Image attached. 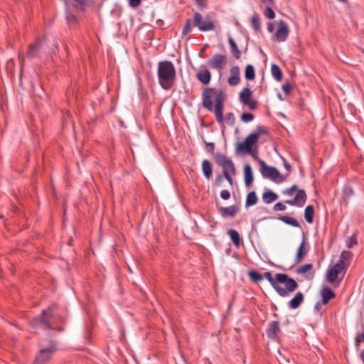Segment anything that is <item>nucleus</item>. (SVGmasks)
<instances>
[{
    "instance_id": "55",
    "label": "nucleus",
    "mask_w": 364,
    "mask_h": 364,
    "mask_svg": "<svg viewBox=\"0 0 364 364\" xmlns=\"http://www.w3.org/2000/svg\"><path fill=\"white\" fill-rule=\"evenodd\" d=\"M223 179H224L223 173L218 175L216 176V178H215V185L220 186V184L223 182Z\"/></svg>"
},
{
    "instance_id": "36",
    "label": "nucleus",
    "mask_w": 364,
    "mask_h": 364,
    "mask_svg": "<svg viewBox=\"0 0 364 364\" xmlns=\"http://www.w3.org/2000/svg\"><path fill=\"white\" fill-rule=\"evenodd\" d=\"M248 274L250 279L255 282H259L263 280V276L256 271H250Z\"/></svg>"
},
{
    "instance_id": "4",
    "label": "nucleus",
    "mask_w": 364,
    "mask_h": 364,
    "mask_svg": "<svg viewBox=\"0 0 364 364\" xmlns=\"http://www.w3.org/2000/svg\"><path fill=\"white\" fill-rule=\"evenodd\" d=\"M193 26L197 27L200 31L206 32L215 29V22L210 14L203 16L199 12L193 14Z\"/></svg>"
},
{
    "instance_id": "33",
    "label": "nucleus",
    "mask_w": 364,
    "mask_h": 364,
    "mask_svg": "<svg viewBox=\"0 0 364 364\" xmlns=\"http://www.w3.org/2000/svg\"><path fill=\"white\" fill-rule=\"evenodd\" d=\"M245 77L247 80H254L255 77V73L254 67L252 65H247L245 68Z\"/></svg>"
},
{
    "instance_id": "19",
    "label": "nucleus",
    "mask_w": 364,
    "mask_h": 364,
    "mask_svg": "<svg viewBox=\"0 0 364 364\" xmlns=\"http://www.w3.org/2000/svg\"><path fill=\"white\" fill-rule=\"evenodd\" d=\"M245 184L247 187H250L253 183V174L250 165L246 164L244 167Z\"/></svg>"
},
{
    "instance_id": "54",
    "label": "nucleus",
    "mask_w": 364,
    "mask_h": 364,
    "mask_svg": "<svg viewBox=\"0 0 364 364\" xmlns=\"http://www.w3.org/2000/svg\"><path fill=\"white\" fill-rule=\"evenodd\" d=\"M224 176V178H225L228 182L230 183V186H232L233 184V179H232V176H234L233 174L232 173H225V174H223Z\"/></svg>"
},
{
    "instance_id": "35",
    "label": "nucleus",
    "mask_w": 364,
    "mask_h": 364,
    "mask_svg": "<svg viewBox=\"0 0 364 364\" xmlns=\"http://www.w3.org/2000/svg\"><path fill=\"white\" fill-rule=\"evenodd\" d=\"M304 297H293L289 301V306L291 309H296L302 303Z\"/></svg>"
},
{
    "instance_id": "56",
    "label": "nucleus",
    "mask_w": 364,
    "mask_h": 364,
    "mask_svg": "<svg viewBox=\"0 0 364 364\" xmlns=\"http://www.w3.org/2000/svg\"><path fill=\"white\" fill-rule=\"evenodd\" d=\"M357 243V241H356V239L351 237L348 239V242H347V247L350 248L352 247L354 245H355Z\"/></svg>"
},
{
    "instance_id": "63",
    "label": "nucleus",
    "mask_w": 364,
    "mask_h": 364,
    "mask_svg": "<svg viewBox=\"0 0 364 364\" xmlns=\"http://www.w3.org/2000/svg\"><path fill=\"white\" fill-rule=\"evenodd\" d=\"M348 191H348V193H353V191L350 188Z\"/></svg>"
},
{
    "instance_id": "1",
    "label": "nucleus",
    "mask_w": 364,
    "mask_h": 364,
    "mask_svg": "<svg viewBox=\"0 0 364 364\" xmlns=\"http://www.w3.org/2000/svg\"><path fill=\"white\" fill-rule=\"evenodd\" d=\"M225 94L221 90L213 87H206L202 94L203 105L210 112H214L218 123L224 121L223 108Z\"/></svg>"
},
{
    "instance_id": "15",
    "label": "nucleus",
    "mask_w": 364,
    "mask_h": 364,
    "mask_svg": "<svg viewBox=\"0 0 364 364\" xmlns=\"http://www.w3.org/2000/svg\"><path fill=\"white\" fill-rule=\"evenodd\" d=\"M309 250V245L308 243H306L305 237L304 236L303 241L301 242V243L300 244V245L297 250L296 256L295 258V262L296 263L301 262L303 260L304 257L306 256V255L308 253Z\"/></svg>"
},
{
    "instance_id": "32",
    "label": "nucleus",
    "mask_w": 364,
    "mask_h": 364,
    "mask_svg": "<svg viewBox=\"0 0 364 364\" xmlns=\"http://www.w3.org/2000/svg\"><path fill=\"white\" fill-rule=\"evenodd\" d=\"M251 25H252V27L253 28L254 30H255L256 31H258L260 30V18H259V16L257 14V13H255L253 14V16H252V18H251Z\"/></svg>"
},
{
    "instance_id": "38",
    "label": "nucleus",
    "mask_w": 364,
    "mask_h": 364,
    "mask_svg": "<svg viewBox=\"0 0 364 364\" xmlns=\"http://www.w3.org/2000/svg\"><path fill=\"white\" fill-rule=\"evenodd\" d=\"M313 268V265L311 264H305L297 269V273L299 274H304Z\"/></svg>"
},
{
    "instance_id": "39",
    "label": "nucleus",
    "mask_w": 364,
    "mask_h": 364,
    "mask_svg": "<svg viewBox=\"0 0 364 364\" xmlns=\"http://www.w3.org/2000/svg\"><path fill=\"white\" fill-rule=\"evenodd\" d=\"M255 117L252 113L244 112L241 115V120L245 123L252 122Z\"/></svg>"
},
{
    "instance_id": "5",
    "label": "nucleus",
    "mask_w": 364,
    "mask_h": 364,
    "mask_svg": "<svg viewBox=\"0 0 364 364\" xmlns=\"http://www.w3.org/2000/svg\"><path fill=\"white\" fill-rule=\"evenodd\" d=\"M57 347L54 341H50L48 346H41V349L36 354L33 364H46L51 359Z\"/></svg>"
},
{
    "instance_id": "11",
    "label": "nucleus",
    "mask_w": 364,
    "mask_h": 364,
    "mask_svg": "<svg viewBox=\"0 0 364 364\" xmlns=\"http://www.w3.org/2000/svg\"><path fill=\"white\" fill-rule=\"evenodd\" d=\"M307 196L304 190L297 189L296 193L292 200H287L285 203L294 206L302 207L305 204Z\"/></svg>"
},
{
    "instance_id": "18",
    "label": "nucleus",
    "mask_w": 364,
    "mask_h": 364,
    "mask_svg": "<svg viewBox=\"0 0 364 364\" xmlns=\"http://www.w3.org/2000/svg\"><path fill=\"white\" fill-rule=\"evenodd\" d=\"M197 79L203 85H208L211 79V73L207 69L199 70L196 74Z\"/></svg>"
},
{
    "instance_id": "43",
    "label": "nucleus",
    "mask_w": 364,
    "mask_h": 364,
    "mask_svg": "<svg viewBox=\"0 0 364 364\" xmlns=\"http://www.w3.org/2000/svg\"><path fill=\"white\" fill-rule=\"evenodd\" d=\"M244 105L247 106L251 110H255L258 107V102L254 100H250L247 102V103L244 104Z\"/></svg>"
},
{
    "instance_id": "17",
    "label": "nucleus",
    "mask_w": 364,
    "mask_h": 364,
    "mask_svg": "<svg viewBox=\"0 0 364 364\" xmlns=\"http://www.w3.org/2000/svg\"><path fill=\"white\" fill-rule=\"evenodd\" d=\"M42 48V42L40 40H36V41L29 46L28 50L27 52V56L31 58H34L38 57V53H40Z\"/></svg>"
},
{
    "instance_id": "50",
    "label": "nucleus",
    "mask_w": 364,
    "mask_h": 364,
    "mask_svg": "<svg viewBox=\"0 0 364 364\" xmlns=\"http://www.w3.org/2000/svg\"><path fill=\"white\" fill-rule=\"evenodd\" d=\"M291 89H292V86L289 83H286V84L283 85V86H282V90L284 91V92L286 95H289L290 93V92L291 91Z\"/></svg>"
},
{
    "instance_id": "26",
    "label": "nucleus",
    "mask_w": 364,
    "mask_h": 364,
    "mask_svg": "<svg viewBox=\"0 0 364 364\" xmlns=\"http://www.w3.org/2000/svg\"><path fill=\"white\" fill-rule=\"evenodd\" d=\"M228 234L235 246L238 247L240 245L241 240L237 230L230 229L228 231Z\"/></svg>"
},
{
    "instance_id": "21",
    "label": "nucleus",
    "mask_w": 364,
    "mask_h": 364,
    "mask_svg": "<svg viewBox=\"0 0 364 364\" xmlns=\"http://www.w3.org/2000/svg\"><path fill=\"white\" fill-rule=\"evenodd\" d=\"M333 297H322V300L316 304L314 311L317 312L320 316L326 311L325 306L329 302Z\"/></svg>"
},
{
    "instance_id": "23",
    "label": "nucleus",
    "mask_w": 364,
    "mask_h": 364,
    "mask_svg": "<svg viewBox=\"0 0 364 364\" xmlns=\"http://www.w3.org/2000/svg\"><path fill=\"white\" fill-rule=\"evenodd\" d=\"M92 0H72L71 5L77 10L85 11Z\"/></svg>"
},
{
    "instance_id": "7",
    "label": "nucleus",
    "mask_w": 364,
    "mask_h": 364,
    "mask_svg": "<svg viewBox=\"0 0 364 364\" xmlns=\"http://www.w3.org/2000/svg\"><path fill=\"white\" fill-rule=\"evenodd\" d=\"M214 159L217 164L222 167L223 174H225V173L236 174V168L233 161L225 155L218 152L214 154Z\"/></svg>"
},
{
    "instance_id": "2",
    "label": "nucleus",
    "mask_w": 364,
    "mask_h": 364,
    "mask_svg": "<svg viewBox=\"0 0 364 364\" xmlns=\"http://www.w3.org/2000/svg\"><path fill=\"white\" fill-rule=\"evenodd\" d=\"M157 77L160 86L165 90H171L175 85L176 73L171 61L164 60L158 63Z\"/></svg>"
},
{
    "instance_id": "41",
    "label": "nucleus",
    "mask_w": 364,
    "mask_h": 364,
    "mask_svg": "<svg viewBox=\"0 0 364 364\" xmlns=\"http://www.w3.org/2000/svg\"><path fill=\"white\" fill-rule=\"evenodd\" d=\"M240 81V76H230L228 80V84L232 86L237 85V84H239Z\"/></svg>"
},
{
    "instance_id": "12",
    "label": "nucleus",
    "mask_w": 364,
    "mask_h": 364,
    "mask_svg": "<svg viewBox=\"0 0 364 364\" xmlns=\"http://www.w3.org/2000/svg\"><path fill=\"white\" fill-rule=\"evenodd\" d=\"M227 63V57L222 54H215L208 60V64L211 68L223 69Z\"/></svg>"
},
{
    "instance_id": "57",
    "label": "nucleus",
    "mask_w": 364,
    "mask_h": 364,
    "mask_svg": "<svg viewBox=\"0 0 364 364\" xmlns=\"http://www.w3.org/2000/svg\"><path fill=\"white\" fill-rule=\"evenodd\" d=\"M67 20L69 23H74L76 21V17L75 16V15L68 13L67 14Z\"/></svg>"
},
{
    "instance_id": "24",
    "label": "nucleus",
    "mask_w": 364,
    "mask_h": 364,
    "mask_svg": "<svg viewBox=\"0 0 364 364\" xmlns=\"http://www.w3.org/2000/svg\"><path fill=\"white\" fill-rule=\"evenodd\" d=\"M228 43L230 45V48L231 53L234 56L235 58L239 59L240 57V51L238 49L237 45L236 44L235 41L233 40V38L230 36L228 37Z\"/></svg>"
},
{
    "instance_id": "42",
    "label": "nucleus",
    "mask_w": 364,
    "mask_h": 364,
    "mask_svg": "<svg viewBox=\"0 0 364 364\" xmlns=\"http://www.w3.org/2000/svg\"><path fill=\"white\" fill-rule=\"evenodd\" d=\"M298 189L296 185H293L290 188H287L282 191L284 195L292 196L295 191Z\"/></svg>"
},
{
    "instance_id": "25",
    "label": "nucleus",
    "mask_w": 364,
    "mask_h": 364,
    "mask_svg": "<svg viewBox=\"0 0 364 364\" xmlns=\"http://www.w3.org/2000/svg\"><path fill=\"white\" fill-rule=\"evenodd\" d=\"M252 92L248 87H245L240 93V101L244 105L251 100Z\"/></svg>"
},
{
    "instance_id": "51",
    "label": "nucleus",
    "mask_w": 364,
    "mask_h": 364,
    "mask_svg": "<svg viewBox=\"0 0 364 364\" xmlns=\"http://www.w3.org/2000/svg\"><path fill=\"white\" fill-rule=\"evenodd\" d=\"M220 197L223 199V200H228L230 199V191H228V190H223L221 192H220Z\"/></svg>"
},
{
    "instance_id": "44",
    "label": "nucleus",
    "mask_w": 364,
    "mask_h": 364,
    "mask_svg": "<svg viewBox=\"0 0 364 364\" xmlns=\"http://www.w3.org/2000/svg\"><path fill=\"white\" fill-rule=\"evenodd\" d=\"M264 14L269 19H273L275 17L274 11L269 6L266 8Z\"/></svg>"
},
{
    "instance_id": "20",
    "label": "nucleus",
    "mask_w": 364,
    "mask_h": 364,
    "mask_svg": "<svg viewBox=\"0 0 364 364\" xmlns=\"http://www.w3.org/2000/svg\"><path fill=\"white\" fill-rule=\"evenodd\" d=\"M353 254L350 251H343L341 253L340 258L338 262H341L343 267L348 268L350 265Z\"/></svg>"
},
{
    "instance_id": "62",
    "label": "nucleus",
    "mask_w": 364,
    "mask_h": 364,
    "mask_svg": "<svg viewBox=\"0 0 364 364\" xmlns=\"http://www.w3.org/2000/svg\"><path fill=\"white\" fill-rule=\"evenodd\" d=\"M355 341H356L357 346H358V343L360 342V341L358 338H356Z\"/></svg>"
},
{
    "instance_id": "48",
    "label": "nucleus",
    "mask_w": 364,
    "mask_h": 364,
    "mask_svg": "<svg viewBox=\"0 0 364 364\" xmlns=\"http://www.w3.org/2000/svg\"><path fill=\"white\" fill-rule=\"evenodd\" d=\"M199 9H203L207 6V0H195Z\"/></svg>"
},
{
    "instance_id": "64",
    "label": "nucleus",
    "mask_w": 364,
    "mask_h": 364,
    "mask_svg": "<svg viewBox=\"0 0 364 364\" xmlns=\"http://www.w3.org/2000/svg\"><path fill=\"white\" fill-rule=\"evenodd\" d=\"M361 336H362L363 340V341H364V333H363L361 334Z\"/></svg>"
},
{
    "instance_id": "52",
    "label": "nucleus",
    "mask_w": 364,
    "mask_h": 364,
    "mask_svg": "<svg viewBox=\"0 0 364 364\" xmlns=\"http://www.w3.org/2000/svg\"><path fill=\"white\" fill-rule=\"evenodd\" d=\"M231 76H240V68L238 66H233L230 69Z\"/></svg>"
},
{
    "instance_id": "8",
    "label": "nucleus",
    "mask_w": 364,
    "mask_h": 364,
    "mask_svg": "<svg viewBox=\"0 0 364 364\" xmlns=\"http://www.w3.org/2000/svg\"><path fill=\"white\" fill-rule=\"evenodd\" d=\"M260 171L264 178H269L273 181H284V178L281 176L279 171L273 166H267L262 160H259Z\"/></svg>"
},
{
    "instance_id": "60",
    "label": "nucleus",
    "mask_w": 364,
    "mask_h": 364,
    "mask_svg": "<svg viewBox=\"0 0 364 364\" xmlns=\"http://www.w3.org/2000/svg\"><path fill=\"white\" fill-rule=\"evenodd\" d=\"M284 166L288 171H290L291 169V165L285 159H284Z\"/></svg>"
},
{
    "instance_id": "37",
    "label": "nucleus",
    "mask_w": 364,
    "mask_h": 364,
    "mask_svg": "<svg viewBox=\"0 0 364 364\" xmlns=\"http://www.w3.org/2000/svg\"><path fill=\"white\" fill-rule=\"evenodd\" d=\"M191 24H192L191 19H190V18L186 19L185 25L182 30V33H181L183 36H187L191 31V29H192Z\"/></svg>"
},
{
    "instance_id": "59",
    "label": "nucleus",
    "mask_w": 364,
    "mask_h": 364,
    "mask_svg": "<svg viewBox=\"0 0 364 364\" xmlns=\"http://www.w3.org/2000/svg\"><path fill=\"white\" fill-rule=\"evenodd\" d=\"M274 30V27L272 23H267V31L269 33H272Z\"/></svg>"
},
{
    "instance_id": "58",
    "label": "nucleus",
    "mask_w": 364,
    "mask_h": 364,
    "mask_svg": "<svg viewBox=\"0 0 364 364\" xmlns=\"http://www.w3.org/2000/svg\"><path fill=\"white\" fill-rule=\"evenodd\" d=\"M247 154H250L252 156V157L255 159V160H258V161L259 162V159L258 158V156H257V150L255 149V150H252V152H247Z\"/></svg>"
},
{
    "instance_id": "14",
    "label": "nucleus",
    "mask_w": 364,
    "mask_h": 364,
    "mask_svg": "<svg viewBox=\"0 0 364 364\" xmlns=\"http://www.w3.org/2000/svg\"><path fill=\"white\" fill-rule=\"evenodd\" d=\"M218 211L223 218H234L238 212V207L234 205L228 207H220Z\"/></svg>"
},
{
    "instance_id": "29",
    "label": "nucleus",
    "mask_w": 364,
    "mask_h": 364,
    "mask_svg": "<svg viewBox=\"0 0 364 364\" xmlns=\"http://www.w3.org/2000/svg\"><path fill=\"white\" fill-rule=\"evenodd\" d=\"M279 219L287 225H290L293 227L299 228V223L294 218L287 215H282Z\"/></svg>"
},
{
    "instance_id": "27",
    "label": "nucleus",
    "mask_w": 364,
    "mask_h": 364,
    "mask_svg": "<svg viewBox=\"0 0 364 364\" xmlns=\"http://www.w3.org/2000/svg\"><path fill=\"white\" fill-rule=\"evenodd\" d=\"M278 198L277 194L272 191L264 192L262 195V200L265 203L269 204Z\"/></svg>"
},
{
    "instance_id": "53",
    "label": "nucleus",
    "mask_w": 364,
    "mask_h": 364,
    "mask_svg": "<svg viewBox=\"0 0 364 364\" xmlns=\"http://www.w3.org/2000/svg\"><path fill=\"white\" fill-rule=\"evenodd\" d=\"M215 150V144L213 142L206 143V151L210 154H213Z\"/></svg>"
},
{
    "instance_id": "16",
    "label": "nucleus",
    "mask_w": 364,
    "mask_h": 364,
    "mask_svg": "<svg viewBox=\"0 0 364 364\" xmlns=\"http://www.w3.org/2000/svg\"><path fill=\"white\" fill-rule=\"evenodd\" d=\"M280 332L279 323L277 321H272L269 323L267 330L268 337L272 340L276 339Z\"/></svg>"
},
{
    "instance_id": "3",
    "label": "nucleus",
    "mask_w": 364,
    "mask_h": 364,
    "mask_svg": "<svg viewBox=\"0 0 364 364\" xmlns=\"http://www.w3.org/2000/svg\"><path fill=\"white\" fill-rule=\"evenodd\" d=\"M274 283L275 290L280 296H285L294 291L298 287V284L294 279L282 273L276 274Z\"/></svg>"
},
{
    "instance_id": "22",
    "label": "nucleus",
    "mask_w": 364,
    "mask_h": 364,
    "mask_svg": "<svg viewBox=\"0 0 364 364\" xmlns=\"http://www.w3.org/2000/svg\"><path fill=\"white\" fill-rule=\"evenodd\" d=\"M202 171L205 178L208 180L210 178L213 173V167L211 163L205 159L202 162Z\"/></svg>"
},
{
    "instance_id": "30",
    "label": "nucleus",
    "mask_w": 364,
    "mask_h": 364,
    "mask_svg": "<svg viewBox=\"0 0 364 364\" xmlns=\"http://www.w3.org/2000/svg\"><path fill=\"white\" fill-rule=\"evenodd\" d=\"M271 73L272 76L275 78V80L280 81L282 79V72L280 68L276 65L272 64L271 66Z\"/></svg>"
},
{
    "instance_id": "45",
    "label": "nucleus",
    "mask_w": 364,
    "mask_h": 364,
    "mask_svg": "<svg viewBox=\"0 0 364 364\" xmlns=\"http://www.w3.org/2000/svg\"><path fill=\"white\" fill-rule=\"evenodd\" d=\"M321 294V296H335L333 290L328 287H324Z\"/></svg>"
},
{
    "instance_id": "34",
    "label": "nucleus",
    "mask_w": 364,
    "mask_h": 364,
    "mask_svg": "<svg viewBox=\"0 0 364 364\" xmlns=\"http://www.w3.org/2000/svg\"><path fill=\"white\" fill-rule=\"evenodd\" d=\"M267 134H268L267 129L263 126L257 127L255 131L254 132L251 133L252 135H256L257 141L259 140V138L261 135Z\"/></svg>"
},
{
    "instance_id": "49",
    "label": "nucleus",
    "mask_w": 364,
    "mask_h": 364,
    "mask_svg": "<svg viewBox=\"0 0 364 364\" xmlns=\"http://www.w3.org/2000/svg\"><path fill=\"white\" fill-rule=\"evenodd\" d=\"M142 0H128L129 5L132 8H136L141 4Z\"/></svg>"
},
{
    "instance_id": "40",
    "label": "nucleus",
    "mask_w": 364,
    "mask_h": 364,
    "mask_svg": "<svg viewBox=\"0 0 364 364\" xmlns=\"http://www.w3.org/2000/svg\"><path fill=\"white\" fill-rule=\"evenodd\" d=\"M262 276H263V279L264 278L267 279L270 282V284L272 285V287L275 289L274 281L276 279V276L274 277H272V274L269 272H264V275H262Z\"/></svg>"
},
{
    "instance_id": "31",
    "label": "nucleus",
    "mask_w": 364,
    "mask_h": 364,
    "mask_svg": "<svg viewBox=\"0 0 364 364\" xmlns=\"http://www.w3.org/2000/svg\"><path fill=\"white\" fill-rule=\"evenodd\" d=\"M257 202V197L255 191H252L247 194L245 206L249 207L251 205H254Z\"/></svg>"
},
{
    "instance_id": "13",
    "label": "nucleus",
    "mask_w": 364,
    "mask_h": 364,
    "mask_svg": "<svg viewBox=\"0 0 364 364\" xmlns=\"http://www.w3.org/2000/svg\"><path fill=\"white\" fill-rule=\"evenodd\" d=\"M345 269L346 268L342 266L341 262H337L332 268L328 269L327 274L328 280L331 283L336 282L338 274Z\"/></svg>"
},
{
    "instance_id": "10",
    "label": "nucleus",
    "mask_w": 364,
    "mask_h": 364,
    "mask_svg": "<svg viewBox=\"0 0 364 364\" xmlns=\"http://www.w3.org/2000/svg\"><path fill=\"white\" fill-rule=\"evenodd\" d=\"M289 34V28L287 23L281 20L277 23V28L274 36L276 41L281 43L284 42Z\"/></svg>"
},
{
    "instance_id": "46",
    "label": "nucleus",
    "mask_w": 364,
    "mask_h": 364,
    "mask_svg": "<svg viewBox=\"0 0 364 364\" xmlns=\"http://www.w3.org/2000/svg\"><path fill=\"white\" fill-rule=\"evenodd\" d=\"M225 119L230 124H232L235 122V116H234L233 113H232V112L227 113L225 117Z\"/></svg>"
},
{
    "instance_id": "28",
    "label": "nucleus",
    "mask_w": 364,
    "mask_h": 364,
    "mask_svg": "<svg viewBox=\"0 0 364 364\" xmlns=\"http://www.w3.org/2000/svg\"><path fill=\"white\" fill-rule=\"evenodd\" d=\"M314 209L312 205H307L304 210V218L309 223H312L314 221Z\"/></svg>"
},
{
    "instance_id": "9",
    "label": "nucleus",
    "mask_w": 364,
    "mask_h": 364,
    "mask_svg": "<svg viewBox=\"0 0 364 364\" xmlns=\"http://www.w3.org/2000/svg\"><path fill=\"white\" fill-rule=\"evenodd\" d=\"M256 135L249 134L243 142L237 144L236 147V152L243 154L247 152H252V146L257 143Z\"/></svg>"
},
{
    "instance_id": "6",
    "label": "nucleus",
    "mask_w": 364,
    "mask_h": 364,
    "mask_svg": "<svg viewBox=\"0 0 364 364\" xmlns=\"http://www.w3.org/2000/svg\"><path fill=\"white\" fill-rule=\"evenodd\" d=\"M55 309V306H51L43 310L40 316L35 318L33 326L36 328L41 327L43 329H52L50 318L53 315Z\"/></svg>"
},
{
    "instance_id": "61",
    "label": "nucleus",
    "mask_w": 364,
    "mask_h": 364,
    "mask_svg": "<svg viewBox=\"0 0 364 364\" xmlns=\"http://www.w3.org/2000/svg\"><path fill=\"white\" fill-rule=\"evenodd\" d=\"M295 296H303V294L301 292H298L295 294Z\"/></svg>"
},
{
    "instance_id": "47",
    "label": "nucleus",
    "mask_w": 364,
    "mask_h": 364,
    "mask_svg": "<svg viewBox=\"0 0 364 364\" xmlns=\"http://www.w3.org/2000/svg\"><path fill=\"white\" fill-rule=\"evenodd\" d=\"M285 209H286V206L280 202L274 204V205L273 207V210L275 211H283Z\"/></svg>"
}]
</instances>
